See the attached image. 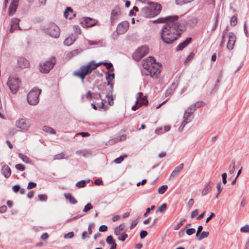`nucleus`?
<instances>
[{
	"label": "nucleus",
	"mask_w": 249,
	"mask_h": 249,
	"mask_svg": "<svg viewBox=\"0 0 249 249\" xmlns=\"http://www.w3.org/2000/svg\"><path fill=\"white\" fill-rule=\"evenodd\" d=\"M178 16H167L160 18L154 20L153 23H165L160 33V37L163 42L172 44L177 40L182 32L181 23L177 21Z\"/></svg>",
	"instance_id": "nucleus-1"
},
{
	"label": "nucleus",
	"mask_w": 249,
	"mask_h": 249,
	"mask_svg": "<svg viewBox=\"0 0 249 249\" xmlns=\"http://www.w3.org/2000/svg\"><path fill=\"white\" fill-rule=\"evenodd\" d=\"M101 65H103L106 66L107 70H110L113 65L111 63L102 62L99 63H95L94 62H91L87 65L82 66L80 68L79 71H74L73 75L80 77L82 81L83 82L85 76L91 72V71L96 69L98 66Z\"/></svg>",
	"instance_id": "nucleus-2"
},
{
	"label": "nucleus",
	"mask_w": 249,
	"mask_h": 249,
	"mask_svg": "<svg viewBox=\"0 0 249 249\" xmlns=\"http://www.w3.org/2000/svg\"><path fill=\"white\" fill-rule=\"evenodd\" d=\"M161 10V6L157 3H152L141 9L142 15L145 18L154 17L158 15Z\"/></svg>",
	"instance_id": "nucleus-3"
},
{
	"label": "nucleus",
	"mask_w": 249,
	"mask_h": 249,
	"mask_svg": "<svg viewBox=\"0 0 249 249\" xmlns=\"http://www.w3.org/2000/svg\"><path fill=\"white\" fill-rule=\"evenodd\" d=\"M41 92V89L34 88L30 91L27 95V101L32 106L37 105L39 103V96Z\"/></svg>",
	"instance_id": "nucleus-4"
},
{
	"label": "nucleus",
	"mask_w": 249,
	"mask_h": 249,
	"mask_svg": "<svg viewBox=\"0 0 249 249\" xmlns=\"http://www.w3.org/2000/svg\"><path fill=\"white\" fill-rule=\"evenodd\" d=\"M20 81L16 76H9L7 85L12 94H16L19 88Z\"/></svg>",
	"instance_id": "nucleus-5"
},
{
	"label": "nucleus",
	"mask_w": 249,
	"mask_h": 249,
	"mask_svg": "<svg viewBox=\"0 0 249 249\" xmlns=\"http://www.w3.org/2000/svg\"><path fill=\"white\" fill-rule=\"evenodd\" d=\"M148 48L146 46H142L136 50L133 54L134 59L139 61L142 57L148 53Z\"/></svg>",
	"instance_id": "nucleus-6"
},
{
	"label": "nucleus",
	"mask_w": 249,
	"mask_h": 249,
	"mask_svg": "<svg viewBox=\"0 0 249 249\" xmlns=\"http://www.w3.org/2000/svg\"><path fill=\"white\" fill-rule=\"evenodd\" d=\"M160 66L158 63H154L153 66H151L146 70V75H149L151 77H157L158 74L160 72Z\"/></svg>",
	"instance_id": "nucleus-7"
},
{
	"label": "nucleus",
	"mask_w": 249,
	"mask_h": 249,
	"mask_svg": "<svg viewBox=\"0 0 249 249\" xmlns=\"http://www.w3.org/2000/svg\"><path fill=\"white\" fill-rule=\"evenodd\" d=\"M48 33L53 38H58L60 34L59 27L55 24H52L48 28Z\"/></svg>",
	"instance_id": "nucleus-8"
},
{
	"label": "nucleus",
	"mask_w": 249,
	"mask_h": 249,
	"mask_svg": "<svg viewBox=\"0 0 249 249\" xmlns=\"http://www.w3.org/2000/svg\"><path fill=\"white\" fill-rule=\"evenodd\" d=\"M190 109H191V108H187L185 111L183 116V121L179 128V130L181 128V130H182L186 124L191 121L192 119V115L193 114V111H190Z\"/></svg>",
	"instance_id": "nucleus-9"
},
{
	"label": "nucleus",
	"mask_w": 249,
	"mask_h": 249,
	"mask_svg": "<svg viewBox=\"0 0 249 249\" xmlns=\"http://www.w3.org/2000/svg\"><path fill=\"white\" fill-rule=\"evenodd\" d=\"M16 125L18 128L22 130H26L30 126L29 120L26 119H21L16 122Z\"/></svg>",
	"instance_id": "nucleus-10"
},
{
	"label": "nucleus",
	"mask_w": 249,
	"mask_h": 249,
	"mask_svg": "<svg viewBox=\"0 0 249 249\" xmlns=\"http://www.w3.org/2000/svg\"><path fill=\"white\" fill-rule=\"evenodd\" d=\"M229 40L227 45L228 49L231 50L233 48L235 42L236 41V36L232 32H230L228 34Z\"/></svg>",
	"instance_id": "nucleus-11"
},
{
	"label": "nucleus",
	"mask_w": 249,
	"mask_h": 249,
	"mask_svg": "<svg viewBox=\"0 0 249 249\" xmlns=\"http://www.w3.org/2000/svg\"><path fill=\"white\" fill-rule=\"evenodd\" d=\"M129 27V23L127 21H123L119 23L117 28V31L119 34H123L125 33L128 29Z\"/></svg>",
	"instance_id": "nucleus-12"
},
{
	"label": "nucleus",
	"mask_w": 249,
	"mask_h": 249,
	"mask_svg": "<svg viewBox=\"0 0 249 249\" xmlns=\"http://www.w3.org/2000/svg\"><path fill=\"white\" fill-rule=\"evenodd\" d=\"M154 63H157L156 60L153 57H149L145 60H143L142 66L144 69L147 70L151 66H153Z\"/></svg>",
	"instance_id": "nucleus-13"
},
{
	"label": "nucleus",
	"mask_w": 249,
	"mask_h": 249,
	"mask_svg": "<svg viewBox=\"0 0 249 249\" xmlns=\"http://www.w3.org/2000/svg\"><path fill=\"white\" fill-rule=\"evenodd\" d=\"M137 100L138 101L140 106L141 107L142 105H147L148 101L143 96V93L141 92H138L136 96Z\"/></svg>",
	"instance_id": "nucleus-14"
},
{
	"label": "nucleus",
	"mask_w": 249,
	"mask_h": 249,
	"mask_svg": "<svg viewBox=\"0 0 249 249\" xmlns=\"http://www.w3.org/2000/svg\"><path fill=\"white\" fill-rule=\"evenodd\" d=\"M120 15V11L118 9H115L111 11L110 20L112 24L115 23L118 19Z\"/></svg>",
	"instance_id": "nucleus-15"
},
{
	"label": "nucleus",
	"mask_w": 249,
	"mask_h": 249,
	"mask_svg": "<svg viewBox=\"0 0 249 249\" xmlns=\"http://www.w3.org/2000/svg\"><path fill=\"white\" fill-rule=\"evenodd\" d=\"M96 21L95 20L89 17L84 18V20L83 21H81V24L83 26L86 27H91L95 25L96 24Z\"/></svg>",
	"instance_id": "nucleus-16"
},
{
	"label": "nucleus",
	"mask_w": 249,
	"mask_h": 249,
	"mask_svg": "<svg viewBox=\"0 0 249 249\" xmlns=\"http://www.w3.org/2000/svg\"><path fill=\"white\" fill-rule=\"evenodd\" d=\"M18 0H12V2L9 8V15L13 16L16 11L18 5Z\"/></svg>",
	"instance_id": "nucleus-17"
},
{
	"label": "nucleus",
	"mask_w": 249,
	"mask_h": 249,
	"mask_svg": "<svg viewBox=\"0 0 249 249\" xmlns=\"http://www.w3.org/2000/svg\"><path fill=\"white\" fill-rule=\"evenodd\" d=\"M18 66L21 69L28 68L30 66L29 61L24 57H20L18 60Z\"/></svg>",
	"instance_id": "nucleus-18"
},
{
	"label": "nucleus",
	"mask_w": 249,
	"mask_h": 249,
	"mask_svg": "<svg viewBox=\"0 0 249 249\" xmlns=\"http://www.w3.org/2000/svg\"><path fill=\"white\" fill-rule=\"evenodd\" d=\"M64 16L66 18L71 19L72 18L75 17L76 13L73 11L71 7H68L64 12Z\"/></svg>",
	"instance_id": "nucleus-19"
},
{
	"label": "nucleus",
	"mask_w": 249,
	"mask_h": 249,
	"mask_svg": "<svg viewBox=\"0 0 249 249\" xmlns=\"http://www.w3.org/2000/svg\"><path fill=\"white\" fill-rule=\"evenodd\" d=\"M192 38L188 37L183 42L180 43L177 47L176 51H182L184 48L188 46L191 42Z\"/></svg>",
	"instance_id": "nucleus-20"
},
{
	"label": "nucleus",
	"mask_w": 249,
	"mask_h": 249,
	"mask_svg": "<svg viewBox=\"0 0 249 249\" xmlns=\"http://www.w3.org/2000/svg\"><path fill=\"white\" fill-rule=\"evenodd\" d=\"M19 19L18 18H13L11 21V28L10 29V32L13 33L14 30L18 28L19 29H20V27L19 26Z\"/></svg>",
	"instance_id": "nucleus-21"
},
{
	"label": "nucleus",
	"mask_w": 249,
	"mask_h": 249,
	"mask_svg": "<svg viewBox=\"0 0 249 249\" xmlns=\"http://www.w3.org/2000/svg\"><path fill=\"white\" fill-rule=\"evenodd\" d=\"M1 172L6 178H8L11 174V169L7 165H4L2 167Z\"/></svg>",
	"instance_id": "nucleus-22"
},
{
	"label": "nucleus",
	"mask_w": 249,
	"mask_h": 249,
	"mask_svg": "<svg viewBox=\"0 0 249 249\" xmlns=\"http://www.w3.org/2000/svg\"><path fill=\"white\" fill-rule=\"evenodd\" d=\"M55 63L56 59L54 56H51L48 59V73L53 68Z\"/></svg>",
	"instance_id": "nucleus-23"
},
{
	"label": "nucleus",
	"mask_w": 249,
	"mask_h": 249,
	"mask_svg": "<svg viewBox=\"0 0 249 249\" xmlns=\"http://www.w3.org/2000/svg\"><path fill=\"white\" fill-rule=\"evenodd\" d=\"M184 165L183 163L180 164L172 172L170 175V178H175L177 177L180 171L183 168Z\"/></svg>",
	"instance_id": "nucleus-24"
},
{
	"label": "nucleus",
	"mask_w": 249,
	"mask_h": 249,
	"mask_svg": "<svg viewBox=\"0 0 249 249\" xmlns=\"http://www.w3.org/2000/svg\"><path fill=\"white\" fill-rule=\"evenodd\" d=\"M197 22V19L195 18H192L189 19L187 20L184 22V23H182V24L183 25V26L188 25L192 27L196 25Z\"/></svg>",
	"instance_id": "nucleus-25"
},
{
	"label": "nucleus",
	"mask_w": 249,
	"mask_h": 249,
	"mask_svg": "<svg viewBox=\"0 0 249 249\" xmlns=\"http://www.w3.org/2000/svg\"><path fill=\"white\" fill-rule=\"evenodd\" d=\"M75 37L73 36H69L66 38L64 41L65 45L69 46L71 45L75 41Z\"/></svg>",
	"instance_id": "nucleus-26"
},
{
	"label": "nucleus",
	"mask_w": 249,
	"mask_h": 249,
	"mask_svg": "<svg viewBox=\"0 0 249 249\" xmlns=\"http://www.w3.org/2000/svg\"><path fill=\"white\" fill-rule=\"evenodd\" d=\"M212 186L210 183L207 184L201 192V195L202 196H206L210 193L212 190Z\"/></svg>",
	"instance_id": "nucleus-27"
},
{
	"label": "nucleus",
	"mask_w": 249,
	"mask_h": 249,
	"mask_svg": "<svg viewBox=\"0 0 249 249\" xmlns=\"http://www.w3.org/2000/svg\"><path fill=\"white\" fill-rule=\"evenodd\" d=\"M125 227V224L122 223L117 227L114 231V233L116 235H119L121 234V231H123Z\"/></svg>",
	"instance_id": "nucleus-28"
},
{
	"label": "nucleus",
	"mask_w": 249,
	"mask_h": 249,
	"mask_svg": "<svg viewBox=\"0 0 249 249\" xmlns=\"http://www.w3.org/2000/svg\"><path fill=\"white\" fill-rule=\"evenodd\" d=\"M64 196L65 198L69 200L71 204H74L77 203V201L76 200L75 198L73 196H72L71 194H65Z\"/></svg>",
	"instance_id": "nucleus-29"
},
{
	"label": "nucleus",
	"mask_w": 249,
	"mask_h": 249,
	"mask_svg": "<svg viewBox=\"0 0 249 249\" xmlns=\"http://www.w3.org/2000/svg\"><path fill=\"white\" fill-rule=\"evenodd\" d=\"M39 70L42 73H47V61L43 63H40Z\"/></svg>",
	"instance_id": "nucleus-30"
},
{
	"label": "nucleus",
	"mask_w": 249,
	"mask_h": 249,
	"mask_svg": "<svg viewBox=\"0 0 249 249\" xmlns=\"http://www.w3.org/2000/svg\"><path fill=\"white\" fill-rule=\"evenodd\" d=\"M202 102H197L195 104L191 105L188 108H191L190 109V111H193V113L194 111H195L197 108L200 107V104L202 103Z\"/></svg>",
	"instance_id": "nucleus-31"
},
{
	"label": "nucleus",
	"mask_w": 249,
	"mask_h": 249,
	"mask_svg": "<svg viewBox=\"0 0 249 249\" xmlns=\"http://www.w3.org/2000/svg\"><path fill=\"white\" fill-rule=\"evenodd\" d=\"M209 232L208 231H203L201 232L200 235H198L197 237L198 240H201L202 239L206 238L208 236Z\"/></svg>",
	"instance_id": "nucleus-32"
},
{
	"label": "nucleus",
	"mask_w": 249,
	"mask_h": 249,
	"mask_svg": "<svg viewBox=\"0 0 249 249\" xmlns=\"http://www.w3.org/2000/svg\"><path fill=\"white\" fill-rule=\"evenodd\" d=\"M18 157L26 163H28L30 161V159L27 157V156L23 155L22 154L19 153L18 154Z\"/></svg>",
	"instance_id": "nucleus-33"
},
{
	"label": "nucleus",
	"mask_w": 249,
	"mask_h": 249,
	"mask_svg": "<svg viewBox=\"0 0 249 249\" xmlns=\"http://www.w3.org/2000/svg\"><path fill=\"white\" fill-rule=\"evenodd\" d=\"M194 0H176V4L179 5H182L188 3H190Z\"/></svg>",
	"instance_id": "nucleus-34"
},
{
	"label": "nucleus",
	"mask_w": 249,
	"mask_h": 249,
	"mask_svg": "<svg viewBox=\"0 0 249 249\" xmlns=\"http://www.w3.org/2000/svg\"><path fill=\"white\" fill-rule=\"evenodd\" d=\"M168 186L166 185H163L158 189V193L160 194H163L167 189Z\"/></svg>",
	"instance_id": "nucleus-35"
},
{
	"label": "nucleus",
	"mask_w": 249,
	"mask_h": 249,
	"mask_svg": "<svg viewBox=\"0 0 249 249\" xmlns=\"http://www.w3.org/2000/svg\"><path fill=\"white\" fill-rule=\"evenodd\" d=\"M106 242L107 244H108L109 245H113V244H114V243H116L115 240L113 239V238L111 235H109L107 237V238L106 239Z\"/></svg>",
	"instance_id": "nucleus-36"
},
{
	"label": "nucleus",
	"mask_w": 249,
	"mask_h": 249,
	"mask_svg": "<svg viewBox=\"0 0 249 249\" xmlns=\"http://www.w3.org/2000/svg\"><path fill=\"white\" fill-rule=\"evenodd\" d=\"M235 161L234 160H232L231 164L229 167V172L230 174H233L235 171Z\"/></svg>",
	"instance_id": "nucleus-37"
},
{
	"label": "nucleus",
	"mask_w": 249,
	"mask_h": 249,
	"mask_svg": "<svg viewBox=\"0 0 249 249\" xmlns=\"http://www.w3.org/2000/svg\"><path fill=\"white\" fill-rule=\"evenodd\" d=\"M194 55V53H191L187 57L186 60L184 62L185 65H187L188 63H189L193 59Z\"/></svg>",
	"instance_id": "nucleus-38"
},
{
	"label": "nucleus",
	"mask_w": 249,
	"mask_h": 249,
	"mask_svg": "<svg viewBox=\"0 0 249 249\" xmlns=\"http://www.w3.org/2000/svg\"><path fill=\"white\" fill-rule=\"evenodd\" d=\"M237 22V17L235 16L232 17L231 19V26H234L236 25Z\"/></svg>",
	"instance_id": "nucleus-39"
},
{
	"label": "nucleus",
	"mask_w": 249,
	"mask_h": 249,
	"mask_svg": "<svg viewBox=\"0 0 249 249\" xmlns=\"http://www.w3.org/2000/svg\"><path fill=\"white\" fill-rule=\"evenodd\" d=\"M64 158H65V154L63 153H60L59 154H57L56 155H55L53 159V160H61V159H64Z\"/></svg>",
	"instance_id": "nucleus-40"
},
{
	"label": "nucleus",
	"mask_w": 249,
	"mask_h": 249,
	"mask_svg": "<svg viewBox=\"0 0 249 249\" xmlns=\"http://www.w3.org/2000/svg\"><path fill=\"white\" fill-rule=\"evenodd\" d=\"M92 208V205L90 203H88L85 206L83 211L86 213L90 211Z\"/></svg>",
	"instance_id": "nucleus-41"
},
{
	"label": "nucleus",
	"mask_w": 249,
	"mask_h": 249,
	"mask_svg": "<svg viewBox=\"0 0 249 249\" xmlns=\"http://www.w3.org/2000/svg\"><path fill=\"white\" fill-rule=\"evenodd\" d=\"M120 236L118 237V240L124 242L125 241L126 238L128 237V235L126 233H123V234H121V235H119Z\"/></svg>",
	"instance_id": "nucleus-42"
},
{
	"label": "nucleus",
	"mask_w": 249,
	"mask_h": 249,
	"mask_svg": "<svg viewBox=\"0 0 249 249\" xmlns=\"http://www.w3.org/2000/svg\"><path fill=\"white\" fill-rule=\"evenodd\" d=\"M15 168L19 171H23L25 170V166L21 164H17L15 165Z\"/></svg>",
	"instance_id": "nucleus-43"
},
{
	"label": "nucleus",
	"mask_w": 249,
	"mask_h": 249,
	"mask_svg": "<svg viewBox=\"0 0 249 249\" xmlns=\"http://www.w3.org/2000/svg\"><path fill=\"white\" fill-rule=\"evenodd\" d=\"M76 185L79 188L84 187L86 186V182L85 180H81L77 182Z\"/></svg>",
	"instance_id": "nucleus-44"
},
{
	"label": "nucleus",
	"mask_w": 249,
	"mask_h": 249,
	"mask_svg": "<svg viewBox=\"0 0 249 249\" xmlns=\"http://www.w3.org/2000/svg\"><path fill=\"white\" fill-rule=\"evenodd\" d=\"M36 186V184L35 182H29L28 183V186H27V189L28 190H30L31 189H33Z\"/></svg>",
	"instance_id": "nucleus-45"
},
{
	"label": "nucleus",
	"mask_w": 249,
	"mask_h": 249,
	"mask_svg": "<svg viewBox=\"0 0 249 249\" xmlns=\"http://www.w3.org/2000/svg\"><path fill=\"white\" fill-rule=\"evenodd\" d=\"M194 203V199L193 198L190 199L188 203H187L186 206L188 209H190L192 206L193 205Z\"/></svg>",
	"instance_id": "nucleus-46"
},
{
	"label": "nucleus",
	"mask_w": 249,
	"mask_h": 249,
	"mask_svg": "<svg viewBox=\"0 0 249 249\" xmlns=\"http://www.w3.org/2000/svg\"><path fill=\"white\" fill-rule=\"evenodd\" d=\"M240 231L242 232H249V226L246 225L242 227L240 229Z\"/></svg>",
	"instance_id": "nucleus-47"
},
{
	"label": "nucleus",
	"mask_w": 249,
	"mask_h": 249,
	"mask_svg": "<svg viewBox=\"0 0 249 249\" xmlns=\"http://www.w3.org/2000/svg\"><path fill=\"white\" fill-rule=\"evenodd\" d=\"M221 182H219L218 183H217L216 188L218 190V193L217 194L216 197H218V195L221 193V192L222 190V188H221Z\"/></svg>",
	"instance_id": "nucleus-48"
},
{
	"label": "nucleus",
	"mask_w": 249,
	"mask_h": 249,
	"mask_svg": "<svg viewBox=\"0 0 249 249\" xmlns=\"http://www.w3.org/2000/svg\"><path fill=\"white\" fill-rule=\"evenodd\" d=\"M196 231V230L194 228L188 229L186 230V233L188 235H191L194 234Z\"/></svg>",
	"instance_id": "nucleus-49"
},
{
	"label": "nucleus",
	"mask_w": 249,
	"mask_h": 249,
	"mask_svg": "<svg viewBox=\"0 0 249 249\" xmlns=\"http://www.w3.org/2000/svg\"><path fill=\"white\" fill-rule=\"evenodd\" d=\"M124 157L121 156L119 158L115 159L114 160V161L115 163H116L117 164H119V163H121L124 160Z\"/></svg>",
	"instance_id": "nucleus-50"
},
{
	"label": "nucleus",
	"mask_w": 249,
	"mask_h": 249,
	"mask_svg": "<svg viewBox=\"0 0 249 249\" xmlns=\"http://www.w3.org/2000/svg\"><path fill=\"white\" fill-rule=\"evenodd\" d=\"M100 231L105 232L107 230V227L106 225H101L99 229Z\"/></svg>",
	"instance_id": "nucleus-51"
},
{
	"label": "nucleus",
	"mask_w": 249,
	"mask_h": 249,
	"mask_svg": "<svg viewBox=\"0 0 249 249\" xmlns=\"http://www.w3.org/2000/svg\"><path fill=\"white\" fill-rule=\"evenodd\" d=\"M147 235V232L146 231L142 230L140 232V236L141 238L143 239L145 238Z\"/></svg>",
	"instance_id": "nucleus-52"
},
{
	"label": "nucleus",
	"mask_w": 249,
	"mask_h": 249,
	"mask_svg": "<svg viewBox=\"0 0 249 249\" xmlns=\"http://www.w3.org/2000/svg\"><path fill=\"white\" fill-rule=\"evenodd\" d=\"M155 208L154 205H152L150 208H148L146 210V212L144 213L143 216H146L147 214L150 212L151 210H153Z\"/></svg>",
	"instance_id": "nucleus-53"
},
{
	"label": "nucleus",
	"mask_w": 249,
	"mask_h": 249,
	"mask_svg": "<svg viewBox=\"0 0 249 249\" xmlns=\"http://www.w3.org/2000/svg\"><path fill=\"white\" fill-rule=\"evenodd\" d=\"M74 235L73 232L72 231L70 232L67 234L64 235V237L65 238H71Z\"/></svg>",
	"instance_id": "nucleus-54"
},
{
	"label": "nucleus",
	"mask_w": 249,
	"mask_h": 249,
	"mask_svg": "<svg viewBox=\"0 0 249 249\" xmlns=\"http://www.w3.org/2000/svg\"><path fill=\"white\" fill-rule=\"evenodd\" d=\"M166 207H167V205L165 203L162 204L159 208V211L160 212H162L166 209Z\"/></svg>",
	"instance_id": "nucleus-55"
},
{
	"label": "nucleus",
	"mask_w": 249,
	"mask_h": 249,
	"mask_svg": "<svg viewBox=\"0 0 249 249\" xmlns=\"http://www.w3.org/2000/svg\"><path fill=\"white\" fill-rule=\"evenodd\" d=\"M138 222H139V221H138V219L135 220L133 221V222L132 223L131 226H130V229L131 230H132L133 229H134L136 226V225L138 224Z\"/></svg>",
	"instance_id": "nucleus-56"
},
{
	"label": "nucleus",
	"mask_w": 249,
	"mask_h": 249,
	"mask_svg": "<svg viewBox=\"0 0 249 249\" xmlns=\"http://www.w3.org/2000/svg\"><path fill=\"white\" fill-rule=\"evenodd\" d=\"M227 173H224L222 174V182L225 184L227 183Z\"/></svg>",
	"instance_id": "nucleus-57"
},
{
	"label": "nucleus",
	"mask_w": 249,
	"mask_h": 249,
	"mask_svg": "<svg viewBox=\"0 0 249 249\" xmlns=\"http://www.w3.org/2000/svg\"><path fill=\"white\" fill-rule=\"evenodd\" d=\"M107 76L106 77L107 80H112L114 78V74L113 73H109L107 72Z\"/></svg>",
	"instance_id": "nucleus-58"
},
{
	"label": "nucleus",
	"mask_w": 249,
	"mask_h": 249,
	"mask_svg": "<svg viewBox=\"0 0 249 249\" xmlns=\"http://www.w3.org/2000/svg\"><path fill=\"white\" fill-rule=\"evenodd\" d=\"M198 211L197 209H196L194 211H193L191 214V217L192 218H194V217H195L196 216L197 214H198Z\"/></svg>",
	"instance_id": "nucleus-59"
},
{
	"label": "nucleus",
	"mask_w": 249,
	"mask_h": 249,
	"mask_svg": "<svg viewBox=\"0 0 249 249\" xmlns=\"http://www.w3.org/2000/svg\"><path fill=\"white\" fill-rule=\"evenodd\" d=\"M12 188H13V191L15 193H18L20 189V187L19 185H16L13 186Z\"/></svg>",
	"instance_id": "nucleus-60"
},
{
	"label": "nucleus",
	"mask_w": 249,
	"mask_h": 249,
	"mask_svg": "<svg viewBox=\"0 0 249 249\" xmlns=\"http://www.w3.org/2000/svg\"><path fill=\"white\" fill-rule=\"evenodd\" d=\"M78 135H80L84 137H89L90 136V134L89 132H80V133H78Z\"/></svg>",
	"instance_id": "nucleus-61"
},
{
	"label": "nucleus",
	"mask_w": 249,
	"mask_h": 249,
	"mask_svg": "<svg viewBox=\"0 0 249 249\" xmlns=\"http://www.w3.org/2000/svg\"><path fill=\"white\" fill-rule=\"evenodd\" d=\"M7 210V207L5 205H3L0 207V213H3Z\"/></svg>",
	"instance_id": "nucleus-62"
},
{
	"label": "nucleus",
	"mask_w": 249,
	"mask_h": 249,
	"mask_svg": "<svg viewBox=\"0 0 249 249\" xmlns=\"http://www.w3.org/2000/svg\"><path fill=\"white\" fill-rule=\"evenodd\" d=\"M215 216V213H212L207 218L206 220V223H208L213 217Z\"/></svg>",
	"instance_id": "nucleus-63"
},
{
	"label": "nucleus",
	"mask_w": 249,
	"mask_h": 249,
	"mask_svg": "<svg viewBox=\"0 0 249 249\" xmlns=\"http://www.w3.org/2000/svg\"><path fill=\"white\" fill-rule=\"evenodd\" d=\"M48 133L52 134H55L56 133V132L53 128L48 127Z\"/></svg>",
	"instance_id": "nucleus-64"
}]
</instances>
